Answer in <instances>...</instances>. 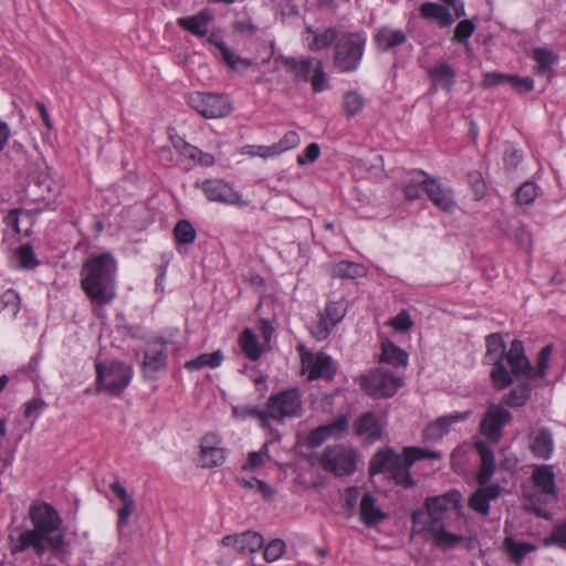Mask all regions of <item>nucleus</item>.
<instances>
[{
  "instance_id": "bb28decb",
  "label": "nucleus",
  "mask_w": 566,
  "mask_h": 566,
  "mask_svg": "<svg viewBox=\"0 0 566 566\" xmlns=\"http://www.w3.org/2000/svg\"><path fill=\"white\" fill-rule=\"evenodd\" d=\"M530 448L537 458L548 459L554 450L552 433L548 429L541 428L531 434Z\"/></svg>"
},
{
  "instance_id": "2eb2a0df",
  "label": "nucleus",
  "mask_w": 566,
  "mask_h": 566,
  "mask_svg": "<svg viewBox=\"0 0 566 566\" xmlns=\"http://www.w3.org/2000/svg\"><path fill=\"white\" fill-rule=\"evenodd\" d=\"M224 461L226 450L221 447L220 437L212 432L206 433L200 444V465L203 468H214L223 464Z\"/></svg>"
},
{
  "instance_id": "412c9836",
  "label": "nucleus",
  "mask_w": 566,
  "mask_h": 566,
  "mask_svg": "<svg viewBox=\"0 0 566 566\" xmlns=\"http://www.w3.org/2000/svg\"><path fill=\"white\" fill-rule=\"evenodd\" d=\"M426 193L429 199L442 211L451 212L454 209V200L449 189L443 188L434 177H427Z\"/></svg>"
},
{
  "instance_id": "f257e3e1",
  "label": "nucleus",
  "mask_w": 566,
  "mask_h": 566,
  "mask_svg": "<svg viewBox=\"0 0 566 566\" xmlns=\"http://www.w3.org/2000/svg\"><path fill=\"white\" fill-rule=\"evenodd\" d=\"M484 364L491 365L490 377L496 390H503L520 378L528 379L532 365L524 353L523 342L514 339L506 348L503 336L493 333L485 338Z\"/></svg>"
},
{
  "instance_id": "0e129e2a",
  "label": "nucleus",
  "mask_w": 566,
  "mask_h": 566,
  "mask_svg": "<svg viewBox=\"0 0 566 566\" xmlns=\"http://www.w3.org/2000/svg\"><path fill=\"white\" fill-rule=\"evenodd\" d=\"M509 84L520 93L530 92L534 87V82L528 76L517 77V76L510 75Z\"/></svg>"
},
{
  "instance_id": "393cba45",
  "label": "nucleus",
  "mask_w": 566,
  "mask_h": 566,
  "mask_svg": "<svg viewBox=\"0 0 566 566\" xmlns=\"http://www.w3.org/2000/svg\"><path fill=\"white\" fill-rule=\"evenodd\" d=\"M348 421L345 417L338 418L331 424H325L316 428L310 433L308 443L312 447L322 444L328 437H340L347 431Z\"/></svg>"
},
{
  "instance_id": "603ef678",
  "label": "nucleus",
  "mask_w": 566,
  "mask_h": 566,
  "mask_svg": "<svg viewBox=\"0 0 566 566\" xmlns=\"http://www.w3.org/2000/svg\"><path fill=\"white\" fill-rule=\"evenodd\" d=\"M388 325L391 326L396 332L407 333L413 326V322L409 312L407 310H401L388 322Z\"/></svg>"
},
{
  "instance_id": "ddd939ff",
  "label": "nucleus",
  "mask_w": 566,
  "mask_h": 566,
  "mask_svg": "<svg viewBox=\"0 0 566 566\" xmlns=\"http://www.w3.org/2000/svg\"><path fill=\"white\" fill-rule=\"evenodd\" d=\"M512 420V413L501 405L491 403L480 424L483 436L492 443L502 439V428Z\"/></svg>"
},
{
  "instance_id": "2f4dec72",
  "label": "nucleus",
  "mask_w": 566,
  "mask_h": 566,
  "mask_svg": "<svg viewBox=\"0 0 566 566\" xmlns=\"http://www.w3.org/2000/svg\"><path fill=\"white\" fill-rule=\"evenodd\" d=\"M407 41V35L401 30H392L390 28H382L375 36L377 46L387 51L394 46L403 44Z\"/></svg>"
},
{
  "instance_id": "a19ab883",
  "label": "nucleus",
  "mask_w": 566,
  "mask_h": 566,
  "mask_svg": "<svg viewBox=\"0 0 566 566\" xmlns=\"http://www.w3.org/2000/svg\"><path fill=\"white\" fill-rule=\"evenodd\" d=\"M531 395L530 386L523 381L521 386L512 389L509 394L504 395L501 399L502 405L509 407H521L525 405Z\"/></svg>"
},
{
  "instance_id": "cd10ccee",
  "label": "nucleus",
  "mask_w": 566,
  "mask_h": 566,
  "mask_svg": "<svg viewBox=\"0 0 566 566\" xmlns=\"http://www.w3.org/2000/svg\"><path fill=\"white\" fill-rule=\"evenodd\" d=\"M211 20L212 14L209 11L203 10L191 17L179 18L177 22L182 29L190 33L203 36L209 31V23Z\"/></svg>"
},
{
  "instance_id": "774afa93",
  "label": "nucleus",
  "mask_w": 566,
  "mask_h": 566,
  "mask_svg": "<svg viewBox=\"0 0 566 566\" xmlns=\"http://www.w3.org/2000/svg\"><path fill=\"white\" fill-rule=\"evenodd\" d=\"M551 538L554 543L566 547V521L554 526Z\"/></svg>"
},
{
  "instance_id": "c9c22d12",
  "label": "nucleus",
  "mask_w": 566,
  "mask_h": 566,
  "mask_svg": "<svg viewBox=\"0 0 566 566\" xmlns=\"http://www.w3.org/2000/svg\"><path fill=\"white\" fill-rule=\"evenodd\" d=\"M427 177L429 176L422 170H417L411 174L403 188L407 200L412 201L420 198L421 188L426 190Z\"/></svg>"
},
{
  "instance_id": "0eeeda50",
  "label": "nucleus",
  "mask_w": 566,
  "mask_h": 566,
  "mask_svg": "<svg viewBox=\"0 0 566 566\" xmlns=\"http://www.w3.org/2000/svg\"><path fill=\"white\" fill-rule=\"evenodd\" d=\"M96 390L119 396L132 380V368L123 363L96 364Z\"/></svg>"
},
{
  "instance_id": "6e6d98bb",
  "label": "nucleus",
  "mask_w": 566,
  "mask_h": 566,
  "mask_svg": "<svg viewBox=\"0 0 566 566\" xmlns=\"http://www.w3.org/2000/svg\"><path fill=\"white\" fill-rule=\"evenodd\" d=\"M285 552V543L282 539L271 541L264 549V558L266 562L272 563L277 560Z\"/></svg>"
},
{
  "instance_id": "6e6552de",
  "label": "nucleus",
  "mask_w": 566,
  "mask_h": 566,
  "mask_svg": "<svg viewBox=\"0 0 566 566\" xmlns=\"http://www.w3.org/2000/svg\"><path fill=\"white\" fill-rule=\"evenodd\" d=\"M187 103L205 118H223L232 112L229 98L217 93L193 92L188 94Z\"/></svg>"
},
{
  "instance_id": "e2e57ef3",
  "label": "nucleus",
  "mask_w": 566,
  "mask_h": 566,
  "mask_svg": "<svg viewBox=\"0 0 566 566\" xmlns=\"http://www.w3.org/2000/svg\"><path fill=\"white\" fill-rule=\"evenodd\" d=\"M264 464L263 451H253L248 455L247 462L242 465L244 471H255Z\"/></svg>"
},
{
  "instance_id": "4c0bfd02",
  "label": "nucleus",
  "mask_w": 566,
  "mask_h": 566,
  "mask_svg": "<svg viewBox=\"0 0 566 566\" xmlns=\"http://www.w3.org/2000/svg\"><path fill=\"white\" fill-rule=\"evenodd\" d=\"M233 417L237 419H245L248 417L258 418L262 428L270 426L266 410L262 411L258 406L242 405L235 406L232 409Z\"/></svg>"
},
{
  "instance_id": "bf43d9fd",
  "label": "nucleus",
  "mask_w": 566,
  "mask_h": 566,
  "mask_svg": "<svg viewBox=\"0 0 566 566\" xmlns=\"http://www.w3.org/2000/svg\"><path fill=\"white\" fill-rule=\"evenodd\" d=\"M19 263L22 268L32 269L38 264L35 255L30 245H22L18 251Z\"/></svg>"
},
{
  "instance_id": "a18cd8bd",
  "label": "nucleus",
  "mask_w": 566,
  "mask_h": 566,
  "mask_svg": "<svg viewBox=\"0 0 566 566\" xmlns=\"http://www.w3.org/2000/svg\"><path fill=\"white\" fill-rule=\"evenodd\" d=\"M31 182L39 189V195L45 198V193H50L53 190L54 182L50 178L45 168L34 170L30 175Z\"/></svg>"
},
{
  "instance_id": "7ed1b4c3",
  "label": "nucleus",
  "mask_w": 566,
  "mask_h": 566,
  "mask_svg": "<svg viewBox=\"0 0 566 566\" xmlns=\"http://www.w3.org/2000/svg\"><path fill=\"white\" fill-rule=\"evenodd\" d=\"M116 270V260L108 252L92 256L84 262L81 286L96 305H106L115 297Z\"/></svg>"
},
{
  "instance_id": "5fc2aeb1",
  "label": "nucleus",
  "mask_w": 566,
  "mask_h": 566,
  "mask_svg": "<svg viewBox=\"0 0 566 566\" xmlns=\"http://www.w3.org/2000/svg\"><path fill=\"white\" fill-rule=\"evenodd\" d=\"M345 315V308L343 304L339 302H331L326 305L324 314L322 316L325 317L326 321L331 323L332 326H335Z\"/></svg>"
},
{
  "instance_id": "e433bc0d",
  "label": "nucleus",
  "mask_w": 566,
  "mask_h": 566,
  "mask_svg": "<svg viewBox=\"0 0 566 566\" xmlns=\"http://www.w3.org/2000/svg\"><path fill=\"white\" fill-rule=\"evenodd\" d=\"M365 275L366 269L364 265L348 261L335 264L332 270V276L338 279H356Z\"/></svg>"
},
{
  "instance_id": "4468645a",
  "label": "nucleus",
  "mask_w": 566,
  "mask_h": 566,
  "mask_svg": "<svg viewBox=\"0 0 566 566\" xmlns=\"http://www.w3.org/2000/svg\"><path fill=\"white\" fill-rule=\"evenodd\" d=\"M532 481L538 489V501L551 503L557 500L555 473L552 465H536L532 473Z\"/></svg>"
},
{
  "instance_id": "3c124183",
  "label": "nucleus",
  "mask_w": 566,
  "mask_h": 566,
  "mask_svg": "<svg viewBox=\"0 0 566 566\" xmlns=\"http://www.w3.org/2000/svg\"><path fill=\"white\" fill-rule=\"evenodd\" d=\"M537 197L536 186L531 181L524 182L516 190V203L517 205H531Z\"/></svg>"
},
{
  "instance_id": "39448f33",
  "label": "nucleus",
  "mask_w": 566,
  "mask_h": 566,
  "mask_svg": "<svg viewBox=\"0 0 566 566\" xmlns=\"http://www.w3.org/2000/svg\"><path fill=\"white\" fill-rule=\"evenodd\" d=\"M274 63L283 65L289 72L294 74L296 80L310 81L315 93H319L328 87L327 74L321 60L305 56L279 55L274 59Z\"/></svg>"
},
{
  "instance_id": "13d9d810",
  "label": "nucleus",
  "mask_w": 566,
  "mask_h": 566,
  "mask_svg": "<svg viewBox=\"0 0 566 566\" xmlns=\"http://www.w3.org/2000/svg\"><path fill=\"white\" fill-rule=\"evenodd\" d=\"M509 82H510V75H506L503 73H497V72H491V73H485L483 75L481 85L484 88H492V87L499 86L501 84H509Z\"/></svg>"
},
{
  "instance_id": "c85d7f7f",
  "label": "nucleus",
  "mask_w": 566,
  "mask_h": 566,
  "mask_svg": "<svg viewBox=\"0 0 566 566\" xmlns=\"http://www.w3.org/2000/svg\"><path fill=\"white\" fill-rule=\"evenodd\" d=\"M360 518L367 526H374L381 522L386 515L376 506V500L370 493H365L360 500Z\"/></svg>"
},
{
  "instance_id": "f3484780",
  "label": "nucleus",
  "mask_w": 566,
  "mask_h": 566,
  "mask_svg": "<svg viewBox=\"0 0 566 566\" xmlns=\"http://www.w3.org/2000/svg\"><path fill=\"white\" fill-rule=\"evenodd\" d=\"M226 547H233L238 553L247 555L258 552L263 546V537L255 532L227 535L221 539Z\"/></svg>"
},
{
  "instance_id": "f8f14e48",
  "label": "nucleus",
  "mask_w": 566,
  "mask_h": 566,
  "mask_svg": "<svg viewBox=\"0 0 566 566\" xmlns=\"http://www.w3.org/2000/svg\"><path fill=\"white\" fill-rule=\"evenodd\" d=\"M361 385L368 395L375 398H386L394 396L397 389L402 386V381L388 370L377 368L363 378Z\"/></svg>"
},
{
  "instance_id": "c03bdc74",
  "label": "nucleus",
  "mask_w": 566,
  "mask_h": 566,
  "mask_svg": "<svg viewBox=\"0 0 566 566\" xmlns=\"http://www.w3.org/2000/svg\"><path fill=\"white\" fill-rule=\"evenodd\" d=\"M534 60L536 61V73L549 77L552 66L556 62V56L551 51L536 49L534 51Z\"/></svg>"
},
{
  "instance_id": "864d4df0",
  "label": "nucleus",
  "mask_w": 566,
  "mask_h": 566,
  "mask_svg": "<svg viewBox=\"0 0 566 566\" xmlns=\"http://www.w3.org/2000/svg\"><path fill=\"white\" fill-rule=\"evenodd\" d=\"M337 30L334 28H328L324 32L314 35L313 43L311 44V50L319 51L322 49H325L334 40H337Z\"/></svg>"
},
{
  "instance_id": "37998d69",
  "label": "nucleus",
  "mask_w": 566,
  "mask_h": 566,
  "mask_svg": "<svg viewBox=\"0 0 566 566\" xmlns=\"http://www.w3.org/2000/svg\"><path fill=\"white\" fill-rule=\"evenodd\" d=\"M365 106L363 94L357 91H348L343 95V107L347 117L359 114Z\"/></svg>"
},
{
  "instance_id": "72a5a7b5",
  "label": "nucleus",
  "mask_w": 566,
  "mask_h": 566,
  "mask_svg": "<svg viewBox=\"0 0 566 566\" xmlns=\"http://www.w3.org/2000/svg\"><path fill=\"white\" fill-rule=\"evenodd\" d=\"M223 353L218 349L213 353L201 354L197 358L186 361L185 367L192 371L199 370L203 367L216 368L223 361Z\"/></svg>"
},
{
  "instance_id": "4be33fe9",
  "label": "nucleus",
  "mask_w": 566,
  "mask_h": 566,
  "mask_svg": "<svg viewBox=\"0 0 566 566\" xmlns=\"http://www.w3.org/2000/svg\"><path fill=\"white\" fill-rule=\"evenodd\" d=\"M474 448L481 457V467L476 478L478 483L484 486L488 485L495 471L494 453L490 446L483 441L475 442Z\"/></svg>"
},
{
  "instance_id": "8fccbe9b",
  "label": "nucleus",
  "mask_w": 566,
  "mask_h": 566,
  "mask_svg": "<svg viewBox=\"0 0 566 566\" xmlns=\"http://www.w3.org/2000/svg\"><path fill=\"white\" fill-rule=\"evenodd\" d=\"M475 29L476 24L471 19L462 20L455 27L452 40L457 43L467 44Z\"/></svg>"
},
{
  "instance_id": "680f3d73",
  "label": "nucleus",
  "mask_w": 566,
  "mask_h": 566,
  "mask_svg": "<svg viewBox=\"0 0 566 566\" xmlns=\"http://www.w3.org/2000/svg\"><path fill=\"white\" fill-rule=\"evenodd\" d=\"M333 327L334 326H332L331 323L328 321H326L324 316L321 315L319 321L312 328V335L317 340H323V339L327 338V336L329 335Z\"/></svg>"
},
{
  "instance_id": "a211bd4d",
  "label": "nucleus",
  "mask_w": 566,
  "mask_h": 566,
  "mask_svg": "<svg viewBox=\"0 0 566 566\" xmlns=\"http://www.w3.org/2000/svg\"><path fill=\"white\" fill-rule=\"evenodd\" d=\"M471 411L454 412L451 415L442 416L437 420L430 422L423 430V439L426 441H438L448 433L450 427L459 421H464L469 418Z\"/></svg>"
},
{
  "instance_id": "9b49d317",
  "label": "nucleus",
  "mask_w": 566,
  "mask_h": 566,
  "mask_svg": "<svg viewBox=\"0 0 566 566\" xmlns=\"http://www.w3.org/2000/svg\"><path fill=\"white\" fill-rule=\"evenodd\" d=\"M413 525H422L434 537L436 545L449 549L463 542V537L446 531L443 516H428L426 512L417 511L412 513Z\"/></svg>"
},
{
  "instance_id": "1a4fd4ad",
  "label": "nucleus",
  "mask_w": 566,
  "mask_h": 566,
  "mask_svg": "<svg viewBox=\"0 0 566 566\" xmlns=\"http://www.w3.org/2000/svg\"><path fill=\"white\" fill-rule=\"evenodd\" d=\"M356 453L344 446H328L319 458V464L325 471L336 476L350 475L356 470Z\"/></svg>"
},
{
  "instance_id": "4d7b16f0",
  "label": "nucleus",
  "mask_w": 566,
  "mask_h": 566,
  "mask_svg": "<svg viewBox=\"0 0 566 566\" xmlns=\"http://www.w3.org/2000/svg\"><path fill=\"white\" fill-rule=\"evenodd\" d=\"M469 184L474 192L475 200H481L486 192V186L480 171H472L468 175Z\"/></svg>"
},
{
  "instance_id": "f704fd0d",
  "label": "nucleus",
  "mask_w": 566,
  "mask_h": 566,
  "mask_svg": "<svg viewBox=\"0 0 566 566\" xmlns=\"http://www.w3.org/2000/svg\"><path fill=\"white\" fill-rule=\"evenodd\" d=\"M166 355L163 348H150L145 353L143 360L144 371L147 376H153L155 373L163 369L166 365Z\"/></svg>"
},
{
  "instance_id": "c756f323",
  "label": "nucleus",
  "mask_w": 566,
  "mask_h": 566,
  "mask_svg": "<svg viewBox=\"0 0 566 566\" xmlns=\"http://www.w3.org/2000/svg\"><path fill=\"white\" fill-rule=\"evenodd\" d=\"M429 75L434 85L442 86L447 92L451 91L454 84L455 72L449 63L439 62L429 71Z\"/></svg>"
},
{
  "instance_id": "79ce46f5",
  "label": "nucleus",
  "mask_w": 566,
  "mask_h": 566,
  "mask_svg": "<svg viewBox=\"0 0 566 566\" xmlns=\"http://www.w3.org/2000/svg\"><path fill=\"white\" fill-rule=\"evenodd\" d=\"M504 549L509 554L511 560L515 564H518L522 562L524 556L533 552L535 549V546L528 543H517L513 541L511 537H506L503 543Z\"/></svg>"
},
{
  "instance_id": "69168bd1",
  "label": "nucleus",
  "mask_w": 566,
  "mask_h": 566,
  "mask_svg": "<svg viewBox=\"0 0 566 566\" xmlns=\"http://www.w3.org/2000/svg\"><path fill=\"white\" fill-rule=\"evenodd\" d=\"M553 352V345L544 346L538 353L537 358V373L541 377H544L545 370L547 368V361Z\"/></svg>"
},
{
  "instance_id": "09e8293b",
  "label": "nucleus",
  "mask_w": 566,
  "mask_h": 566,
  "mask_svg": "<svg viewBox=\"0 0 566 566\" xmlns=\"http://www.w3.org/2000/svg\"><path fill=\"white\" fill-rule=\"evenodd\" d=\"M182 156L205 167H210L214 163V157L211 154L203 153L196 146H184Z\"/></svg>"
},
{
  "instance_id": "ea45409f",
  "label": "nucleus",
  "mask_w": 566,
  "mask_h": 566,
  "mask_svg": "<svg viewBox=\"0 0 566 566\" xmlns=\"http://www.w3.org/2000/svg\"><path fill=\"white\" fill-rule=\"evenodd\" d=\"M381 361L394 366H406L408 355L406 352L394 345L392 343H382Z\"/></svg>"
},
{
  "instance_id": "423d86ee",
  "label": "nucleus",
  "mask_w": 566,
  "mask_h": 566,
  "mask_svg": "<svg viewBox=\"0 0 566 566\" xmlns=\"http://www.w3.org/2000/svg\"><path fill=\"white\" fill-rule=\"evenodd\" d=\"M366 40L360 33H343L335 43L334 64L342 72L355 71L363 57Z\"/></svg>"
},
{
  "instance_id": "052dcab7",
  "label": "nucleus",
  "mask_w": 566,
  "mask_h": 566,
  "mask_svg": "<svg viewBox=\"0 0 566 566\" xmlns=\"http://www.w3.org/2000/svg\"><path fill=\"white\" fill-rule=\"evenodd\" d=\"M300 144V137L296 132H287L283 138L279 142L277 145H274L273 148L276 149L277 154L291 148L296 147Z\"/></svg>"
},
{
  "instance_id": "20e7f679",
  "label": "nucleus",
  "mask_w": 566,
  "mask_h": 566,
  "mask_svg": "<svg viewBox=\"0 0 566 566\" xmlns=\"http://www.w3.org/2000/svg\"><path fill=\"white\" fill-rule=\"evenodd\" d=\"M409 469L407 457L405 454L400 455L391 448L377 451L369 462V474L371 476L386 473L389 479L403 488H411L415 484Z\"/></svg>"
},
{
  "instance_id": "b1692460",
  "label": "nucleus",
  "mask_w": 566,
  "mask_h": 566,
  "mask_svg": "<svg viewBox=\"0 0 566 566\" xmlns=\"http://www.w3.org/2000/svg\"><path fill=\"white\" fill-rule=\"evenodd\" d=\"M461 494L457 490H451L443 495L426 499V510L428 516H443L450 505H460Z\"/></svg>"
},
{
  "instance_id": "338daca9",
  "label": "nucleus",
  "mask_w": 566,
  "mask_h": 566,
  "mask_svg": "<svg viewBox=\"0 0 566 566\" xmlns=\"http://www.w3.org/2000/svg\"><path fill=\"white\" fill-rule=\"evenodd\" d=\"M319 151V145L316 143H312L307 146L305 155L297 157V163L300 165H305L306 163H314L318 158Z\"/></svg>"
},
{
  "instance_id": "473e14b6",
  "label": "nucleus",
  "mask_w": 566,
  "mask_h": 566,
  "mask_svg": "<svg viewBox=\"0 0 566 566\" xmlns=\"http://www.w3.org/2000/svg\"><path fill=\"white\" fill-rule=\"evenodd\" d=\"M221 59L229 69L235 72H243L252 65L250 59L239 56L232 49H230L224 42L218 44Z\"/></svg>"
},
{
  "instance_id": "de8ad7c7",
  "label": "nucleus",
  "mask_w": 566,
  "mask_h": 566,
  "mask_svg": "<svg viewBox=\"0 0 566 566\" xmlns=\"http://www.w3.org/2000/svg\"><path fill=\"white\" fill-rule=\"evenodd\" d=\"M405 455L407 457V465L409 468L418 460L421 459H440L441 454L438 451L408 447L403 450Z\"/></svg>"
},
{
  "instance_id": "aec40b11",
  "label": "nucleus",
  "mask_w": 566,
  "mask_h": 566,
  "mask_svg": "<svg viewBox=\"0 0 566 566\" xmlns=\"http://www.w3.org/2000/svg\"><path fill=\"white\" fill-rule=\"evenodd\" d=\"M302 363L310 370V379H331L334 376L332 358L326 354L313 355L312 353H304L302 354Z\"/></svg>"
},
{
  "instance_id": "49530a36",
  "label": "nucleus",
  "mask_w": 566,
  "mask_h": 566,
  "mask_svg": "<svg viewBox=\"0 0 566 566\" xmlns=\"http://www.w3.org/2000/svg\"><path fill=\"white\" fill-rule=\"evenodd\" d=\"M174 235L179 244H190L196 240L197 232L188 220H180L174 229Z\"/></svg>"
},
{
  "instance_id": "9d476101",
  "label": "nucleus",
  "mask_w": 566,
  "mask_h": 566,
  "mask_svg": "<svg viewBox=\"0 0 566 566\" xmlns=\"http://www.w3.org/2000/svg\"><path fill=\"white\" fill-rule=\"evenodd\" d=\"M302 407L298 389L293 388L272 395L268 399L266 415L269 421H282L284 418L301 416Z\"/></svg>"
},
{
  "instance_id": "f03ea898",
  "label": "nucleus",
  "mask_w": 566,
  "mask_h": 566,
  "mask_svg": "<svg viewBox=\"0 0 566 566\" xmlns=\"http://www.w3.org/2000/svg\"><path fill=\"white\" fill-rule=\"evenodd\" d=\"M29 515L33 530L19 534L12 553H20L33 548L35 554L42 556L46 549L55 554L65 553L64 535L60 531L61 518L57 512L48 503L32 505Z\"/></svg>"
},
{
  "instance_id": "6ab92c4d",
  "label": "nucleus",
  "mask_w": 566,
  "mask_h": 566,
  "mask_svg": "<svg viewBox=\"0 0 566 566\" xmlns=\"http://www.w3.org/2000/svg\"><path fill=\"white\" fill-rule=\"evenodd\" d=\"M502 493L499 484L484 485L475 490L469 499V507L482 516L490 513V501L496 500Z\"/></svg>"
},
{
  "instance_id": "5701e85b",
  "label": "nucleus",
  "mask_w": 566,
  "mask_h": 566,
  "mask_svg": "<svg viewBox=\"0 0 566 566\" xmlns=\"http://www.w3.org/2000/svg\"><path fill=\"white\" fill-rule=\"evenodd\" d=\"M354 429L357 436L365 437L368 443L380 439L382 428L374 412L361 415L355 422Z\"/></svg>"
},
{
  "instance_id": "7c9ffc66",
  "label": "nucleus",
  "mask_w": 566,
  "mask_h": 566,
  "mask_svg": "<svg viewBox=\"0 0 566 566\" xmlns=\"http://www.w3.org/2000/svg\"><path fill=\"white\" fill-rule=\"evenodd\" d=\"M420 12L422 17L436 20L442 28L449 27L454 22V19L450 13L449 9L438 3H423L420 7Z\"/></svg>"
},
{
  "instance_id": "dca6fc26",
  "label": "nucleus",
  "mask_w": 566,
  "mask_h": 566,
  "mask_svg": "<svg viewBox=\"0 0 566 566\" xmlns=\"http://www.w3.org/2000/svg\"><path fill=\"white\" fill-rule=\"evenodd\" d=\"M200 188L210 201L229 205L241 203V196L228 184L219 179L205 180Z\"/></svg>"
},
{
  "instance_id": "58836bf2",
  "label": "nucleus",
  "mask_w": 566,
  "mask_h": 566,
  "mask_svg": "<svg viewBox=\"0 0 566 566\" xmlns=\"http://www.w3.org/2000/svg\"><path fill=\"white\" fill-rule=\"evenodd\" d=\"M240 345L242 352L251 359L256 360L261 356V349L256 335L250 329L245 328L240 335Z\"/></svg>"
},
{
  "instance_id": "a878e982",
  "label": "nucleus",
  "mask_w": 566,
  "mask_h": 566,
  "mask_svg": "<svg viewBox=\"0 0 566 566\" xmlns=\"http://www.w3.org/2000/svg\"><path fill=\"white\" fill-rule=\"evenodd\" d=\"M111 491L122 500L123 506L118 509V521L117 526L119 532L128 525L129 516L135 512L136 504L132 495L128 494L126 489L118 482H114L109 485Z\"/></svg>"
}]
</instances>
